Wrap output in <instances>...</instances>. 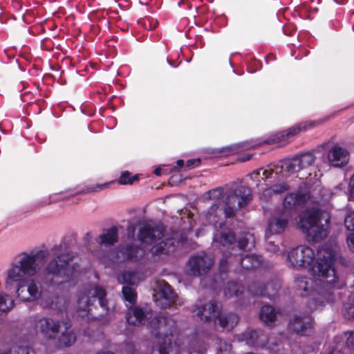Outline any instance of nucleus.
Instances as JSON below:
<instances>
[{"label": "nucleus", "mask_w": 354, "mask_h": 354, "mask_svg": "<svg viewBox=\"0 0 354 354\" xmlns=\"http://www.w3.org/2000/svg\"><path fill=\"white\" fill-rule=\"evenodd\" d=\"M138 179V177L136 176H134L133 177H131L130 173L128 171H125L122 173L120 178V183L122 185L126 184H131L133 182Z\"/></svg>", "instance_id": "f704fd0d"}, {"label": "nucleus", "mask_w": 354, "mask_h": 354, "mask_svg": "<svg viewBox=\"0 0 354 354\" xmlns=\"http://www.w3.org/2000/svg\"><path fill=\"white\" fill-rule=\"evenodd\" d=\"M35 326L45 338L54 339L59 333L60 322L43 317L37 321Z\"/></svg>", "instance_id": "a211bd4d"}, {"label": "nucleus", "mask_w": 354, "mask_h": 354, "mask_svg": "<svg viewBox=\"0 0 354 354\" xmlns=\"http://www.w3.org/2000/svg\"><path fill=\"white\" fill-rule=\"evenodd\" d=\"M250 147H252V146L248 143H238L221 149L219 153L224 156H229Z\"/></svg>", "instance_id": "c756f323"}, {"label": "nucleus", "mask_w": 354, "mask_h": 354, "mask_svg": "<svg viewBox=\"0 0 354 354\" xmlns=\"http://www.w3.org/2000/svg\"><path fill=\"white\" fill-rule=\"evenodd\" d=\"M251 189L246 186H240L235 189L217 187L203 195L204 201H214L206 214V220L216 229L213 242L216 246L230 248L235 242L234 233L228 229H222L225 218L235 216L237 208H243L252 200Z\"/></svg>", "instance_id": "f03ea898"}, {"label": "nucleus", "mask_w": 354, "mask_h": 354, "mask_svg": "<svg viewBox=\"0 0 354 354\" xmlns=\"http://www.w3.org/2000/svg\"><path fill=\"white\" fill-rule=\"evenodd\" d=\"M176 164L178 167L181 168L184 165V161L183 160H177Z\"/></svg>", "instance_id": "49530a36"}, {"label": "nucleus", "mask_w": 354, "mask_h": 354, "mask_svg": "<svg viewBox=\"0 0 354 354\" xmlns=\"http://www.w3.org/2000/svg\"><path fill=\"white\" fill-rule=\"evenodd\" d=\"M236 259V256L232 254L231 252H228L227 255H225V257L222 258L219 262V271L221 272H225L228 268V263L232 264V261Z\"/></svg>", "instance_id": "473e14b6"}, {"label": "nucleus", "mask_w": 354, "mask_h": 354, "mask_svg": "<svg viewBox=\"0 0 354 354\" xmlns=\"http://www.w3.org/2000/svg\"><path fill=\"white\" fill-rule=\"evenodd\" d=\"M239 321V317L236 313L221 311L214 324L223 330L230 331L237 325Z\"/></svg>", "instance_id": "4be33fe9"}, {"label": "nucleus", "mask_w": 354, "mask_h": 354, "mask_svg": "<svg viewBox=\"0 0 354 354\" xmlns=\"http://www.w3.org/2000/svg\"><path fill=\"white\" fill-rule=\"evenodd\" d=\"M176 298V294L171 286L165 281H160L157 290L153 295V300L161 308H167L171 306Z\"/></svg>", "instance_id": "2eb2a0df"}, {"label": "nucleus", "mask_w": 354, "mask_h": 354, "mask_svg": "<svg viewBox=\"0 0 354 354\" xmlns=\"http://www.w3.org/2000/svg\"><path fill=\"white\" fill-rule=\"evenodd\" d=\"M289 328L300 336L310 335L313 331V321L308 315H295L289 323Z\"/></svg>", "instance_id": "dca6fc26"}, {"label": "nucleus", "mask_w": 354, "mask_h": 354, "mask_svg": "<svg viewBox=\"0 0 354 354\" xmlns=\"http://www.w3.org/2000/svg\"><path fill=\"white\" fill-rule=\"evenodd\" d=\"M330 220L327 212L317 208L306 209L295 221L290 212L279 209L269 218L265 237L268 240L271 235L281 234L293 224L306 234L308 241H319L328 236Z\"/></svg>", "instance_id": "20e7f679"}, {"label": "nucleus", "mask_w": 354, "mask_h": 354, "mask_svg": "<svg viewBox=\"0 0 354 354\" xmlns=\"http://www.w3.org/2000/svg\"><path fill=\"white\" fill-rule=\"evenodd\" d=\"M261 262V257L256 254L245 255L239 261L241 267L245 270L256 268L260 266Z\"/></svg>", "instance_id": "a878e982"}, {"label": "nucleus", "mask_w": 354, "mask_h": 354, "mask_svg": "<svg viewBox=\"0 0 354 354\" xmlns=\"http://www.w3.org/2000/svg\"><path fill=\"white\" fill-rule=\"evenodd\" d=\"M32 351L28 346H17L13 345L0 351V354H32Z\"/></svg>", "instance_id": "7c9ffc66"}, {"label": "nucleus", "mask_w": 354, "mask_h": 354, "mask_svg": "<svg viewBox=\"0 0 354 354\" xmlns=\"http://www.w3.org/2000/svg\"><path fill=\"white\" fill-rule=\"evenodd\" d=\"M344 224L348 231L354 232V212L347 215L344 220Z\"/></svg>", "instance_id": "c9c22d12"}, {"label": "nucleus", "mask_w": 354, "mask_h": 354, "mask_svg": "<svg viewBox=\"0 0 354 354\" xmlns=\"http://www.w3.org/2000/svg\"><path fill=\"white\" fill-rule=\"evenodd\" d=\"M100 243L104 245H113L118 241V229L111 227L100 235Z\"/></svg>", "instance_id": "393cba45"}, {"label": "nucleus", "mask_w": 354, "mask_h": 354, "mask_svg": "<svg viewBox=\"0 0 354 354\" xmlns=\"http://www.w3.org/2000/svg\"><path fill=\"white\" fill-rule=\"evenodd\" d=\"M163 236V228L161 225L143 223L139 230L138 237L142 243L155 244Z\"/></svg>", "instance_id": "4468645a"}, {"label": "nucleus", "mask_w": 354, "mask_h": 354, "mask_svg": "<svg viewBox=\"0 0 354 354\" xmlns=\"http://www.w3.org/2000/svg\"><path fill=\"white\" fill-rule=\"evenodd\" d=\"M63 324L66 330L62 333L59 337V343L64 346H70L75 343L76 335L73 331L68 330L70 328V325L67 322H64Z\"/></svg>", "instance_id": "c85d7f7f"}, {"label": "nucleus", "mask_w": 354, "mask_h": 354, "mask_svg": "<svg viewBox=\"0 0 354 354\" xmlns=\"http://www.w3.org/2000/svg\"><path fill=\"white\" fill-rule=\"evenodd\" d=\"M349 194H350V197L352 198H354V174L352 176V177L350 179Z\"/></svg>", "instance_id": "79ce46f5"}, {"label": "nucleus", "mask_w": 354, "mask_h": 354, "mask_svg": "<svg viewBox=\"0 0 354 354\" xmlns=\"http://www.w3.org/2000/svg\"><path fill=\"white\" fill-rule=\"evenodd\" d=\"M306 198V195L300 192L290 193L285 197L283 201V207L281 210L290 212V216L293 218L296 210L303 206Z\"/></svg>", "instance_id": "412c9836"}, {"label": "nucleus", "mask_w": 354, "mask_h": 354, "mask_svg": "<svg viewBox=\"0 0 354 354\" xmlns=\"http://www.w3.org/2000/svg\"><path fill=\"white\" fill-rule=\"evenodd\" d=\"M344 335L346 338V346L351 351H354V331L346 332Z\"/></svg>", "instance_id": "e433bc0d"}, {"label": "nucleus", "mask_w": 354, "mask_h": 354, "mask_svg": "<svg viewBox=\"0 0 354 354\" xmlns=\"http://www.w3.org/2000/svg\"><path fill=\"white\" fill-rule=\"evenodd\" d=\"M328 354H343L341 351L338 350L337 348L333 349L332 351H330Z\"/></svg>", "instance_id": "a18cd8bd"}, {"label": "nucleus", "mask_w": 354, "mask_h": 354, "mask_svg": "<svg viewBox=\"0 0 354 354\" xmlns=\"http://www.w3.org/2000/svg\"><path fill=\"white\" fill-rule=\"evenodd\" d=\"M221 310V306L216 301H209L203 304L199 301L198 304L194 305L192 312L201 321L208 322L216 320Z\"/></svg>", "instance_id": "f8f14e48"}, {"label": "nucleus", "mask_w": 354, "mask_h": 354, "mask_svg": "<svg viewBox=\"0 0 354 354\" xmlns=\"http://www.w3.org/2000/svg\"><path fill=\"white\" fill-rule=\"evenodd\" d=\"M281 317V313L272 306L265 305L260 311L259 317L262 322L269 326H274L275 321Z\"/></svg>", "instance_id": "5701e85b"}, {"label": "nucleus", "mask_w": 354, "mask_h": 354, "mask_svg": "<svg viewBox=\"0 0 354 354\" xmlns=\"http://www.w3.org/2000/svg\"><path fill=\"white\" fill-rule=\"evenodd\" d=\"M174 239L173 238H168L158 244L154 245L150 250L153 256L168 254L174 250Z\"/></svg>", "instance_id": "b1692460"}, {"label": "nucleus", "mask_w": 354, "mask_h": 354, "mask_svg": "<svg viewBox=\"0 0 354 354\" xmlns=\"http://www.w3.org/2000/svg\"><path fill=\"white\" fill-rule=\"evenodd\" d=\"M274 194L272 192V189L271 187H267L266 188L261 194H260L259 198L263 201H268L270 200L271 196Z\"/></svg>", "instance_id": "58836bf2"}, {"label": "nucleus", "mask_w": 354, "mask_h": 354, "mask_svg": "<svg viewBox=\"0 0 354 354\" xmlns=\"http://www.w3.org/2000/svg\"><path fill=\"white\" fill-rule=\"evenodd\" d=\"M315 161V155L311 152H306L271 164L265 169H257L251 174V177L254 178L262 176V179L268 180L272 184L270 186L272 192L279 194L289 189V186L285 183L287 178L312 165Z\"/></svg>", "instance_id": "39448f33"}, {"label": "nucleus", "mask_w": 354, "mask_h": 354, "mask_svg": "<svg viewBox=\"0 0 354 354\" xmlns=\"http://www.w3.org/2000/svg\"><path fill=\"white\" fill-rule=\"evenodd\" d=\"M317 122H301L298 124L292 126L288 129L283 131L278 132L272 136H271L269 139L266 141V142L268 144H274V143H281L285 144L288 142V140L299 133L302 131H305L312 127H314L317 124Z\"/></svg>", "instance_id": "ddd939ff"}, {"label": "nucleus", "mask_w": 354, "mask_h": 354, "mask_svg": "<svg viewBox=\"0 0 354 354\" xmlns=\"http://www.w3.org/2000/svg\"><path fill=\"white\" fill-rule=\"evenodd\" d=\"M348 247L354 250V232H351L347 237Z\"/></svg>", "instance_id": "a19ab883"}, {"label": "nucleus", "mask_w": 354, "mask_h": 354, "mask_svg": "<svg viewBox=\"0 0 354 354\" xmlns=\"http://www.w3.org/2000/svg\"><path fill=\"white\" fill-rule=\"evenodd\" d=\"M243 287L235 281H230L224 289L225 296L227 298L236 297L241 299L243 294Z\"/></svg>", "instance_id": "cd10ccee"}, {"label": "nucleus", "mask_w": 354, "mask_h": 354, "mask_svg": "<svg viewBox=\"0 0 354 354\" xmlns=\"http://www.w3.org/2000/svg\"><path fill=\"white\" fill-rule=\"evenodd\" d=\"M126 350L129 352V354H134L135 348L134 345L129 343L126 344Z\"/></svg>", "instance_id": "37998d69"}, {"label": "nucleus", "mask_w": 354, "mask_h": 354, "mask_svg": "<svg viewBox=\"0 0 354 354\" xmlns=\"http://www.w3.org/2000/svg\"><path fill=\"white\" fill-rule=\"evenodd\" d=\"M250 237H252V236L250 234H247L239 240L238 248L239 250H243L247 248Z\"/></svg>", "instance_id": "4c0bfd02"}, {"label": "nucleus", "mask_w": 354, "mask_h": 354, "mask_svg": "<svg viewBox=\"0 0 354 354\" xmlns=\"http://www.w3.org/2000/svg\"><path fill=\"white\" fill-rule=\"evenodd\" d=\"M49 254L47 250H38L17 256L6 271V289L16 288V297L23 302H34L41 299L43 294L41 283L35 279L24 282L27 278L37 274Z\"/></svg>", "instance_id": "7ed1b4c3"}, {"label": "nucleus", "mask_w": 354, "mask_h": 354, "mask_svg": "<svg viewBox=\"0 0 354 354\" xmlns=\"http://www.w3.org/2000/svg\"><path fill=\"white\" fill-rule=\"evenodd\" d=\"M268 250H269L271 252H276L277 250V246L272 244L271 242H269Z\"/></svg>", "instance_id": "c03bdc74"}, {"label": "nucleus", "mask_w": 354, "mask_h": 354, "mask_svg": "<svg viewBox=\"0 0 354 354\" xmlns=\"http://www.w3.org/2000/svg\"><path fill=\"white\" fill-rule=\"evenodd\" d=\"M201 164V159H191L188 160L186 162V168L188 169H192L195 167L198 166Z\"/></svg>", "instance_id": "ea45409f"}, {"label": "nucleus", "mask_w": 354, "mask_h": 354, "mask_svg": "<svg viewBox=\"0 0 354 354\" xmlns=\"http://www.w3.org/2000/svg\"><path fill=\"white\" fill-rule=\"evenodd\" d=\"M122 252L127 259L131 261H136L142 257L145 254V251L142 248L133 245H126L122 248Z\"/></svg>", "instance_id": "bb28decb"}, {"label": "nucleus", "mask_w": 354, "mask_h": 354, "mask_svg": "<svg viewBox=\"0 0 354 354\" xmlns=\"http://www.w3.org/2000/svg\"><path fill=\"white\" fill-rule=\"evenodd\" d=\"M106 296L105 290L97 286H95L82 293L77 300V313L79 315L86 321L95 319L96 317L91 313V307L93 306V302L97 300L100 308L107 313L108 306Z\"/></svg>", "instance_id": "1a4fd4ad"}, {"label": "nucleus", "mask_w": 354, "mask_h": 354, "mask_svg": "<svg viewBox=\"0 0 354 354\" xmlns=\"http://www.w3.org/2000/svg\"><path fill=\"white\" fill-rule=\"evenodd\" d=\"M145 277L146 275L143 272L137 270L125 271L120 274L118 277V281L124 284L122 290V297L127 307L129 308L126 315L127 322L133 326L144 324L147 319L151 315V310L147 308H143L139 306L131 308L136 302L137 293L136 289L129 286L138 283Z\"/></svg>", "instance_id": "0eeeda50"}, {"label": "nucleus", "mask_w": 354, "mask_h": 354, "mask_svg": "<svg viewBox=\"0 0 354 354\" xmlns=\"http://www.w3.org/2000/svg\"><path fill=\"white\" fill-rule=\"evenodd\" d=\"M350 154L348 150L339 145L333 146L328 153V161L335 167H342L349 161Z\"/></svg>", "instance_id": "6ab92c4d"}, {"label": "nucleus", "mask_w": 354, "mask_h": 354, "mask_svg": "<svg viewBox=\"0 0 354 354\" xmlns=\"http://www.w3.org/2000/svg\"><path fill=\"white\" fill-rule=\"evenodd\" d=\"M249 160V157L246 158H243L242 159L243 161H245V160Z\"/></svg>", "instance_id": "09e8293b"}, {"label": "nucleus", "mask_w": 354, "mask_h": 354, "mask_svg": "<svg viewBox=\"0 0 354 354\" xmlns=\"http://www.w3.org/2000/svg\"><path fill=\"white\" fill-rule=\"evenodd\" d=\"M216 344V354H234L230 343L221 339H217Z\"/></svg>", "instance_id": "2f4dec72"}, {"label": "nucleus", "mask_w": 354, "mask_h": 354, "mask_svg": "<svg viewBox=\"0 0 354 354\" xmlns=\"http://www.w3.org/2000/svg\"><path fill=\"white\" fill-rule=\"evenodd\" d=\"M238 339L252 347L266 348L273 353L278 351L279 344L268 339L261 330L245 331L239 336Z\"/></svg>", "instance_id": "9d476101"}, {"label": "nucleus", "mask_w": 354, "mask_h": 354, "mask_svg": "<svg viewBox=\"0 0 354 354\" xmlns=\"http://www.w3.org/2000/svg\"><path fill=\"white\" fill-rule=\"evenodd\" d=\"M352 300L349 299V301L345 303L342 308V315L346 319H354V303L350 302Z\"/></svg>", "instance_id": "72a5a7b5"}, {"label": "nucleus", "mask_w": 354, "mask_h": 354, "mask_svg": "<svg viewBox=\"0 0 354 354\" xmlns=\"http://www.w3.org/2000/svg\"><path fill=\"white\" fill-rule=\"evenodd\" d=\"M154 174H155L156 176H160V174H161V169H160V168H156V169L154 170Z\"/></svg>", "instance_id": "de8ad7c7"}, {"label": "nucleus", "mask_w": 354, "mask_h": 354, "mask_svg": "<svg viewBox=\"0 0 354 354\" xmlns=\"http://www.w3.org/2000/svg\"><path fill=\"white\" fill-rule=\"evenodd\" d=\"M51 252L55 257L46 264L44 272L63 278V280L60 281L61 283H70L77 276L75 267L71 265L73 255L68 252H62V245L54 246L51 249Z\"/></svg>", "instance_id": "6e6552de"}, {"label": "nucleus", "mask_w": 354, "mask_h": 354, "mask_svg": "<svg viewBox=\"0 0 354 354\" xmlns=\"http://www.w3.org/2000/svg\"><path fill=\"white\" fill-rule=\"evenodd\" d=\"M336 252L334 249L323 246L314 250L305 245H299L288 252V266L295 269L312 268L316 278L305 276L295 279V288L301 297H308L307 301L310 312L322 310L326 304L335 301L334 291L345 286L335 268Z\"/></svg>", "instance_id": "f257e3e1"}, {"label": "nucleus", "mask_w": 354, "mask_h": 354, "mask_svg": "<svg viewBox=\"0 0 354 354\" xmlns=\"http://www.w3.org/2000/svg\"><path fill=\"white\" fill-rule=\"evenodd\" d=\"M151 335L157 339L151 354H179L182 335L178 322L169 315L154 317L148 324Z\"/></svg>", "instance_id": "423d86ee"}, {"label": "nucleus", "mask_w": 354, "mask_h": 354, "mask_svg": "<svg viewBox=\"0 0 354 354\" xmlns=\"http://www.w3.org/2000/svg\"><path fill=\"white\" fill-rule=\"evenodd\" d=\"M353 30H354V24H353Z\"/></svg>", "instance_id": "8fccbe9b"}, {"label": "nucleus", "mask_w": 354, "mask_h": 354, "mask_svg": "<svg viewBox=\"0 0 354 354\" xmlns=\"http://www.w3.org/2000/svg\"><path fill=\"white\" fill-rule=\"evenodd\" d=\"M181 350L187 347V354H205L203 350L205 349V340L203 335L194 332L190 335H186L183 341L180 343Z\"/></svg>", "instance_id": "f3484780"}, {"label": "nucleus", "mask_w": 354, "mask_h": 354, "mask_svg": "<svg viewBox=\"0 0 354 354\" xmlns=\"http://www.w3.org/2000/svg\"><path fill=\"white\" fill-rule=\"evenodd\" d=\"M214 264L212 257L205 252L192 256L187 262L189 274L201 276L205 274Z\"/></svg>", "instance_id": "9b49d317"}, {"label": "nucleus", "mask_w": 354, "mask_h": 354, "mask_svg": "<svg viewBox=\"0 0 354 354\" xmlns=\"http://www.w3.org/2000/svg\"><path fill=\"white\" fill-rule=\"evenodd\" d=\"M280 284L278 282L270 283L266 287L261 283H254L248 288V292L252 296H267L269 299H273L278 294Z\"/></svg>", "instance_id": "aec40b11"}]
</instances>
